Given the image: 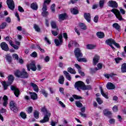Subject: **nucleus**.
<instances>
[{
	"mask_svg": "<svg viewBox=\"0 0 126 126\" xmlns=\"http://www.w3.org/2000/svg\"><path fill=\"white\" fill-rule=\"evenodd\" d=\"M41 111L43 113L44 117L43 119L40 121V123L41 124H44L45 123H47L50 121V117H51V113L49 112L45 107H43L41 108Z\"/></svg>",
	"mask_w": 126,
	"mask_h": 126,
	"instance_id": "obj_1",
	"label": "nucleus"
},
{
	"mask_svg": "<svg viewBox=\"0 0 126 126\" xmlns=\"http://www.w3.org/2000/svg\"><path fill=\"white\" fill-rule=\"evenodd\" d=\"M13 80H14V77L12 75H10L8 76V82L6 83L5 81L2 82V85H3L4 90H6L7 87L11 85L12 82H13Z\"/></svg>",
	"mask_w": 126,
	"mask_h": 126,
	"instance_id": "obj_2",
	"label": "nucleus"
},
{
	"mask_svg": "<svg viewBox=\"0 0 126 126\" xmlns=\"http://www.w3.org/2000/svg\"><path fill=\"white\" fill-rule=\"evenodd\" d=\"M106 44L108 45V46H110L112 49L114 50L115 47L113 46V45H115L117 48H120L121 46H120V44L119 43H117L116 42L115 40L113 39V38H109L105 41Z\"/></svg>",
	"mask_w": 126,
	"mask_h": 126,
	"instance_id": "obj_3",
	"label": "nucleus"
},
{
	"mask_svg": "<svg viewBox=\"0 0 126 126\" xmlns=\"http://www.w3.org/2000/svg\"><path fill=\"white\" fill-rule=\"evenodd\" d=\"M111 12H113L116 16V17L118 19V20H120V21H122V20H124V19L123 18V16H122V15H121V13L120 12V11L118 10L117 9L113 8L111 10Z\"/></svg>",
	"mask_w": 126,
	"mask_h": 126,
	"instance_id": "obj_4",
	"label": "nucleus"
},
{
	"mask_svg": "<svg viewBox=\"0 0 126 126\" xmlns=\"http://www.w3.org/2000/svg\"><path fill=\"white\" fill-rule=\"evenodd\" d=\"M85 84L83 82L81 81H78L75 83L74 87L76 88L78 91H80V89L83 90V88H84Z\"/></svg>",
	"mask_w": 126,
	"mask_h": 126,
	"instance_id": "obj_5",
	"label": "nucleus"
},
{
	"mask_svg": "<svg viewBox=\"0 0 126 126\" xmlns=\"http://www.w3.org/2000/svg\"><path fill=\"white\" fill-rule=\"evenodd\" d=\"M74 53L75 54V57L77 59V61L83 57V54H82V52H81V50H80V48H76Z\"/></svg>",
	"mask_w": 126,
	"mask_h": 126,
	"instance_id": "obj_6",
	"label": "nucleus"
},
{
	"mask_svg": "<svg viewBox=\"0 0 126 126\" xmlns=\"http://www.w3.org/2000/svg\"><path fill=\"white\" fill-rule=\"evenodd\" d=\"M9 106L10 109L14 111L15 113H16V112H17L18 110V109L17 108V104H16L15 101L12 100L10 101L9 103Z\"/></svg>",
	"mask_w": 126,
	"mask_h": 126,
	"instance_id": "obj_7",
	"label": "nucleus"
},
{
	"mask_svg": "<svg viewBox=\"0 0 126 126\" xmlns=\"http://www.w3.org/2000/svg\"><path fill=\"white\" fill-rule=\"evenodd\" d=\"M54 43L57 47L61 46L63 44V34H59L58 39L56 38L54 40Z\"/></svg>",
	"mask_w": 126,
	"mask_h": 126,
	"instance_id": "obj_8",
	"label": "nucleus"
},
{
	"mask_svg": "<svg viewBox=\"0 0 126 126\" xmlns=\"http://www.w3.org/2000/svg\"><path fill=\"white\" fill-rule=\"evenodd\" d=\"M6 3L9 9H11V10H13L14 9L15 4H14L13 0H7Z\"/></svg>",
	"mask_w": 126,
	"mask_h": 126,
	"instance_id": "obj_9",
	"label": "nucleus"
},
{
	"mask_svg": "<svg viewBox=\"0 0 126 126\" xmlns=\"http://www.w3.org/2000/svg\"><path fill=\"white\" fill-rule=\"evenodd\" d=\"M10 89L12 91H14V94L16 96V97H18L19 95H20V91L16 87L11 85L10 86Z\"/></svg>",
	"mask_w": 126,
	"mask_h": 126,
	"instance_id": "obj_10",
	"label": "nucleus"
},
{
	"mask_svg": "<svg viewBox=\"0 0 126 126\" xmlns=\"http://www.w3.org/2000/svg\"><path fill=\"white\" fill-rule=\"evenodd\" d=\"M107 4L110 7H112V8H118L119 6L117 1L114 0H109Z\"/></svg>",
	"mask_w": 126,
	"mask_h": 126,
	"instance_id": "obj_11",
	"label": "nucleus"
},
{
	"mask_svg": "<svg viewBox=\"0 0 126 126\" xmlns=\"http://www.w3.org/2000/svg\"><path fill=\"white\" fill-rule=\"evenodd\" d=\"M27 68L29 71H30V69H32V71H36L37 67H36V64H35V63H32L27 65Z\"/></svg>",
	"mask_w": 126,
	"mask_h": 126,
	"instance_id": "obj_12",
	"label": "nucleus"
},
{
	"mask_svg": "<svg viewBox=\"0 0 126 126\" xmlns=\"http://www.w3.org/2000/svg\"><path fill=\"white\" fill-rule=\"evenodd\" d=\"M0 46L3 51H5V52H8L9 51V48L8 47V45L6 44L5 42H3L0 43Z\"/></svg>",
	"mask_w": 126,
	"mask_h": 126,
	"instance_id": "obj_13",
	"label": "nucleus"
},
{
	"mask_svg": "<svg viewBox=\"0 0 126 126\" xmlns=\"http://www.w3.org/2000/svg\"><path fill=\"white\" fill-rule=\"evenodd\" d=\"M20 77L21 78H28L29 77V74L26 72L25 69H23Z\"/></svg>",
	"mask_w": 126,
	"mask_h": 126,
	"instance_id": "obj_14",
	"label": "nucleus"
},
{
	"mask_svg": "<svg viewBox=\"0 0 126 126\" xmlns=\"http://www.w3.org/2000/svg\"><path fill=\"white\" fill-rule=\"evenodd\" d=\"M99 60H100V56H99V55H95L93 60L94 65H96L99 63Z\"/></svg>",
	"mask_w": 126,
	"mask_h": 126,
	"instance_id": "obj_15",
	"label": "nucleus"
},
{
	"mask_svg": "<svg viewBox=\"0 0 126 126\" xmlns=\"http://www.w3.org/2000/svg\"><path fill=\"white\" fill-rule=\"evenodd\" d=\"M30 85H31V87H32V88H33L34 91H35V92H36V93H38V92H39V87L36 84H35L33 82H31L30 83Z\"/></svg>",
	"mask_w": 126,
	"mask_h": 126,
	"instance_id": "obj_16",
	"label": "nucleus"
},
{
	"mask_svg": "<svg viewBox=\"0 0 126 126\" xmlns=\"http://www.w3.org/2000/svg\"><path fill=\"white\" fill-rule=\"evenodd\" d=\"M106 88L109 90H113V89H115V88H116V86H115V85L113 84V83L109 82L106 85Z\"/></svg>",
	"mask_w": 126,
	"mask_h": 126,
	"instance_id": "obj_17",
	"label": "nucleus"
},
{
	"mask_svg": "<svg viewBox=\"0 0 126 126\" xmlns=\"http://www.w3.org/2000/svg\"><path fill=\"white\" fill-rule=\"evenodd\" d=\"M29 94L31 95V98L32 100H37V99H38V95L36 93H32L31 92H29Z\"/></svg>",
	"mask_w": 126,
	"mask_h": 126,
	"instance_id": "obj_18",
	"label": "nucleus"
},
{
	"mask_svg": "<svg viewBox=\"0 0 126 126\" xmlns=\"http://www.w3.org/2000/svg\"><path fill=\"white\" fill-rule=\"evenodd\" d=\"M84 17L88 22L89 23L91 21V16L89 13H85Z\"/></svg>",
	"mask_w": 126,
	"mask_h": 126,
	"instance_id": "obj_19",
	"label": "nucleus"
},
{
	"mask_svg": "<svg viewBox=\"0 0 126 126\" xmlns=\"http://www.w3.org/2000/svg\"><path fill=\"white\" fill-rule=\"evenodd\" d=\"M63 73L64 75H65L67 80H69V81H71V76L70 75V74H69V73H68L66 71H63Z\"/></svg>",
	"mask_w": 126,
	"mask_h": 126,
	"instance_id": "obj_20",
	"label": "nucleus"
},
{
	"mask_svg": "<svg viewBox=\"0 0 126 126\" xmlns=\"http://www.w3.org/2000/svg\"><path fill=\"white\" fill-rule=\"evenodd\" d=\"M3 106L4 107H6L7 106V104H8V97H7V96L6 95H4L3 97Z\"/></svg>",
	"mask_w": 126,
	"mask_h": 126,
	"instance_id": "obj_21",
	"label": "nucleus"
},
{
	"mask_svg": "<svg viewBox=\"0 0 126 126\" xmlns=\"http://www.w3.org/2000/svg\"><path fill=\"white\" fill-rule=\"evenodd\" d=\"M66 17H67V16L65 13L59 15V19L60 20V21H61V20H65V19H66Z\"/></svg>",
	"mask_w": 126,
	"mask_h": 126,
	"instance_id": "obj_22",
	"label": "nucleus"
},
{
	"mask_svg": "<svg viewBox=\"0 0 126 126\" xmlns=\"http://www.w3.org/2000/svg\"><path fill=\"white\" fill-rule=\"evenodd\" d=\"M113 27L116 29V30H117L119 32L121 31V26L119 25V24L115 23L113 24L112 25Z\"/></svg>",
	"mask_w": 126,
	"mask_h": 126,
	"instance_id": "obj_23",
	"label": "nucleus"
},
{
	"mask_svg": "<svg viewBox=\"0 0 126 126\" xmlns=\"http://www.w3.org/2000/svg\"><path fill=\"white\" fill-rule=\"evenodd\" d=\"M31 8L33 10H37L38 9V4H37L36 2H33L31 4Z\"/></svg>",
	"mask_w": 126,
	"mask_h": 126,
	"instance_id": "obj_24",
	"label": "nucleus"
},
{
	"mask_svg": "<svg viewBox=\"0 0 126 126\" xmlns=\"http://www.w3.org/2000/svg\"><path fill=\"white\" fill-rule=\"evenodd\" d=\"M96 35L97 36L98 38H99V39H102L105 37V34L104 32H98L96 33Z\"/></svg>",
	"mask_w": 126,
	"mask_h": 126,
	"instance_id": "obj_25",
	"label": "nucleus"
},
{
	"mask_svg": "<svg viewBox=\"0 0 126 126\" xmlns=\"http://www.w3.org/2000/svg\"><path fill=\"white\" fill-rule=\"evenodd\" d=\"M99 90H100V93L101 95L104 97V98H106V99H108L109 97H108V95H107L104 92V91L103 90V88L102 87H99Z\"/></svg>",
	"mask_w": 126,
	"mask_h": 126,
	"instance_id": "obj_26",
	"label": "nucleus"
},
{
	"mask_svg": "<svg viewBox=\"0 0 126 126\" xmlns=\"http://www.w3.org/2000/svg\"><path fill=\"white\" fill-rule=\"evenodd\" d=\"M67 72L71 73V74H75V73H76L75 70L70 67L67 68Z\"/></svg>",
	"mask_w": 126,
	"mask_h": 126,
	"instance_id": "obj_27",
	"label": "nucleus"
},
{
	"mask_svg": "<svg viewBox=\"0 0 126 126\" xmlns=\"http://www.w3.org/2000/svg\"><path fill=\"white\" fill-rule=\"evenodd\" d=\"M58 82L60 84H63V82H64V77L63 75L60 76L58 80Z\"/></svg>",
	"mask_w": 126,
	"mask_h": 126,
	"instance_id": "obj_28",
	"label": "nucleus"
},
{
	"mask_svg": "<svg viewBox=\"0 0 126 126\" xmlns=\"http://www.w3.org/2000/svg\"><path fill=\"white\" fill-rule=\"evenodd\" d=\"M50 24H51V27L53 29H57V28H59L57 26V24L56 23V22H55L54 21H52L50 22Z\"/></svg>",
	"mask_w": 126,
	"mask_h": 126,
	"instance_id": "obj_29",
	"label": "nucleus"
},
{
	"mask_svg": "<svg viewBox=\"0 0 126 126\" xmlns=\"http://www.w3.org/2000/svg\"><path fill=\"white\" fill-rule=\"evenodd\" d=\"M121 71L123 73L126 72V63L122 64Z\"/></svg>",
	"mask_w": 126,
	"mask_h": 126,
	"instance_id": "obj_30",
	"label": "nucleus"
},
{
	"mask_svg": "<svg viewBox=\"0 0 126 126\" xmlns=\"http://www.w3.org/2000/svg\"><path fill=\"white\" fill-rule=\"evenodd\" d=\"M103 114L104 116H110V115H112V112L109 111L108 109H104L103 110Z\"/></svg>",
	"mask_w": 126,
	"mask_h": 126,
	"instance_id": "obj_31",
	"label": "nucleus"
},
{
	"mask_svg": "<svg viewBox=\"0 0 126 126\" xmlns=\"http://www.w3.org/2000/svg\"><path fill=\"white\" fill-rule=\"evenodd\" d=\"M96 48V45L93 44H88L87 45V49L88 50H92Z\"/></svg>",
	"mask_w": 126,
	"mask_h": 126,
	"instance_id": "obj_32",
	"label": "nucleus"
},
{
	"mask_svg": "<svg viewBox=\"0 0 126 126\" xmlns=\"http://www.w3.org/2000/svg\"><path fill=\"white\" fill-rule=\"evenodd\" d=\"M92 89V87L91 85H85L84 86V88L83 90H91Z\"/></svg>",
	"mask_w": 126,
	"mask_h": 126,
	"instance_id": "obj_33",
	"label": "nucleus"
},
{
	"mask_svg": "<svg viewBox=\"0 0 126 126\" xmlns=\"http://www.w3.org/2000/svg\"><path fill=\"white\" fill-rule=\"evenodd\" d=\"M78 62H79V63H81V62H83V63H87V59H86V58H80L79 59H78Z\"/></svg>",
	"mask_w": 126,
	"mask_h": 126,
	"instance_id": "obj_34",
	"label": "nucleus"
},
{
	"mask_svg": "<svg viewBox=\"0 0 126 126\" xmlns=\"http://www.w3.org/2000/svg\"><path fill=\"white\" fill-rule=\"evenodd\" d=\"M71 12L72 13V14H78L79 11L78 10L75 9V8H73L71 9Z\"/></svg>",
	"mask_w": 126,
	"mask_h": 126,
	"instance_id": "obj_35",
	"label": "nucleus"
},
{
	"mask_svg": "<svg viewBox=\"0 0 126 126\" xmlns=\"http://www.w3.org/2000/svg\"><path fill=\"white\" fill-rule=\"evenodd\" d=\"M105 4V0H101L99 1V4L100 8L104 7V4Z\"/></svg>",
	"mask_w": 126,
	"mask_h": 126,
	"instance_id": "obj_36",
	"label": "nucleus"
},
{
	"mask_svg": "<svg viewBox=\"0 0 126 126\" xmlns=\"http://www.w3.org/2000/svg\"><path fill=\"white\" fill-rule=\"evenodd\" d=\"M14 74L16 77H20V75L21 74V72L19 70H17L15 73Z\"/></svg>",
	"mask_w": 126,
	"mask_h": 126,
	"instance_id": "obj_37",
	"label": "nucleus"
},
{
	"mask_svg": "<svg viewBox=\"0 0 126 126\" xmlns=\"http://www.w3.org/2000/svg\"><path fill=\"white\" fill-rule=\"evenodd\" d=\"M20 115V116L21 117V118L22 119H23L24 120H25V119H26V118L27 117L26 113H24V112H21Z\"/></svg>",
	"mask_w": 126,
	"mask_h": 126,
	"instance_id": "obj_38",
	"label": "nucleus"
},
{
	"mask_svg": "<svg viewBox=\"0 0 126 126\" xmlns=\"http://www.w3.org/2000/svg\"><path fill=\"white\" fill-rule=\"evenodd\" d=\"M51 32L54 36H58V34H59V28L56 29V31H51Z\"/></svg>",
	"mask_w": 126,
	"mask_h": 126,
	"instance_id": "obj_39",
	"label": "nucleus"
},
{
	"mask_svg": "<svg viewBox=\"0 0 126 126\" xmlns=\"http://www.w3.org/2000/svg\"><path fill=\"white\" fill-rule=\"evenodd\" d=\"M41 15L44 17H47L49 15V12L47 11H42L41 13Z\"/></svg>",
	"mask_w": 126,
	"mask_h": 126,
	"instance_id": "obj_40",
	"label": "nucleus"
},
{
	"mask_svg": "<svg viewBox=\"0 0 126 126\" xmlns=\"http://www.w3.org/2000/svg\"><path fill=\"white\" fill-rule=\"evenodd\" d=\"M75 105H76V106H77V107H78V108H81V107H82V106H83L82 105V103H81V102H80V101H76Z\"/></svg>",
	"mask_w": 126,
	"mask_h": 126,
	"instance_id": "obj_41",
	"label": "nucleus"
},
{
	"mask_svg": "<svg viewBox=\"0 0 126 126\" xmlns=\"http://www.w3.org/2000/svg\"><path fill=\"white\" fill-rule=\"evenodd\" d=\"M33 28L35 29L36 32H40V31H41V29H40V28H39V26L36 25H34Z\"/></svg>",
	"mask_w": 126,
	"mask_h": 126,
	"instance_id": "obj_42",
	"label": "nucleus"
},
{
	"mask_svg": "<svg viewBox=\"0 0 126 126\" xmlns=\"http://www.w3.org/2000/svg\"><path fill=\"white\" fill-rule=\"evenodd\" d=\"M6 60L7 61L8 63H11L12 60H11V56H9L8 55H6Z\"/></svg>",
	"mask_w": 126,
	"mask_h": 126,
	"instance_id": "obj_43",
	"label": "nucleus"
},
{
	"mask_svg": "<svg viewBox=\"0 0 126 126\" xmlns=\"http://www.w3.org/2000/svg\"><path fill=\"white\" fill-rule=\"evenodd\" d=\"M32 111H33L32 107L30 106L27 108V111L28 112V114H31V113H32Z\"/></svg>",
	"mask_w": 126,
	"mask_h": 126,
	"instance_id": "obj_44",
	"label": "nucleus"
},
{
	"mask_svg": "<svg viewBox=\"0 0 126 126\" xmlns=\"http://www.w3.org/2000/svg\"><path fill=\"white\" fill-rule=\"evenodd\" d=\"M7 25V24L6 23H3L0 26V29H4L5 27H6V26Z\"/></svg>",
	"mask_w": 126,
	"mask_h": 126,
	"instance_id": "obj_45",
	"label": "nucleus"
},
{
	"mask_svg": "<svg viewBox=\"0 0 126 126\" xmlns=\"http://www.w3.org/2000/svg\"><path fill=\"white\" fill-rule=\"evenodd\" d=\"M33 116L35 119H39V112L37 111H35Z\"/></svg>",
	"mask_w": 126,
	"mask_h": 126,
	"instance_id": "obj_46",
	"label": "nucleus"
},
{
	"mask_svg": "<svg viewBox=\"0 0 126 126\" xmlns=\"http://www.w3.org/2000/svg\"><path fill=\"white\" fill-rule=\"evenodd\" d=\"M96 101L97 102L98 104H99V105H101L103 103V100H102L100 97L96 98Z\"/></svg>",
	"mask_w": 126,
	"mask_h": 126,
	"instance_id": "obj_47",
	"label": "nucleus"
},
{
	"mask_svg": "<svg viewBox=\"0 0 126 126\" xmlns=\"http://www.w3.org/2000/svg\"><path fill=\"white\" fill-rule=\"evenodd\" d=\"M79 26L81 29H83V30H86V26L85 25L83 24V23H80L79 24Z\"/></svg>",
	"mask_w": 126,
	"mask_h": 126,
	"instance_id": "obj_48",
	"label": "nucleus"
},
{
	"mask_svg": "<svg viewBox=\"0 0 126 126\" xmlns=\"http://www.w3.org/2000/svg\"><path fill=\"white\" fill-rule=\"evenodd\" d=\"M41 93H42L43 95H44L46 98L48 97V93L46 92L45 90H41Z\"/></svg>",
	"mask_w": 126,
	"mask_h": 126,
	"instance_id": "obj_49",
	"label": "nucleus"
},
{
	"mask_svg": "<svg viewBox=\"0 0 126 126\" xmlns=\"http://www.w3.org/2000/svg\"><path fill=\"white\" fill-rule=\"evenodd\" d=\"M73 97L74 99H76V100H77L78 99H82V97L80 96H78L77 95L74 94L73 95Z\"/></svg>",
	"mask_w": 126,
	"mask_h": 126,
	"instance_id": "obj_50",
	"label": "nucleus"
},
{
	"mask_svg": "<svg viewBox=\"0 0 126 126\" xmlns=\"http://www.w3.org/2000/svg\"><path fill=\"white\" fill-rule=\"evenodd\" d=\"M47 9H47V5H46V4H43V7L42 8V11H47Z\"/></svg>",
	"mask_w": 126,
	"mask_h": 126,
	"instance_id": "obj_51",
	"label": "nucleus"
},
{
	"mask_svg": "<svg viewBox=\"0 0 126 126\" xmlns=\"http://www.w3.org/2000/svg\"><path fill=\"white\" fill-rule=\"evenodd\" d=\"M31 57H32V58H37V56H38V55L36 52H33L31 54Z\"/></svg>",
	"mask_w": 126,
	"mask_h": 126,
	"instance_id": "obj_52",
	"label": "nucleus"
},
{
	"mask_svg": "<svg viewBox=\"0 0 126 126\" xmlns=\"http://www.w3.org/2000/svg\"><path fill=\"white\" fill-rule=\"evenodd\" d=\"M109 123L111 125H114L115 124V123H116V120H115L114 119H110L109 121Z\"/></svg>",
	"mask_w": 126,
	"mask_h": 126,
	"instance_id": "obj_53",
	"label": "nucleus"
},
{
	"mask_svg": "<svg viewBox=\"0 0 126 126\" xmlns=\"http://www.w3.org/2000/svg\"><path fill=\"white\" fill-rule=\"evenodd\" d=\"M123 59L120 58H117L115 59V61L116 63H119L121 62V61H122Z\"/></svg>",
	"mask_w": 126,
	"mask_h": 126,
	"instance_id": "obj_54",
	"label": "nucleus"
},
{
	"mask_svg": "<svg viewBox=\"0 0 126 126\" xmlns=\"http://www.w3.org/2000/svg\"><path fill=\"white\" fill-rule=\"evenodd\" d=\"M98 20H99V17L98 15H96L94 17V22H95V23H97V22H98Z\"/></svg>",
	"mask_w": 126,
	"mask_h": 126,
	"instance_id": "obj_55",
	"label": "nucleus"
},
{
	"mask_svg": "<svg viewBox=\"0 0 126 126\" xmlns=\"http://www.w3.org/2000/svg\"><path fill=\"white\" fill-rule=\"evenodd\" d=\"M55 6H56V4H55L54 3H53L51 6V9L53 12H55L56 10L55 9Z\"/></svg>",
	"mask_w": 126,
	"mask_h": 126,
	"instance_id": "obj_56",
	"label": "nucleus"
},
{
	"mask_svg": "<svg viewBox=\"0 0 126 126\" xmlns=\"http://www.w3.org/2000/svg\"><path fill=\"white\" fill-rule=\"evenodd\" d=\"M12 57L13 59H15V60H16L17 61H18V55L16 54H14L12 55Z\"/></svg>",
	"mask_w": 126,
	"mask_h": 126,
	"instance_id": "obj_57",
	"label": "nucleus"
},
{
	"mask_svg": "<svg viewBox=\"0 0 126 126\" xmlns=\"http://www.w3.org/2000/svg\"><path fill=\"white\" fill-rule=\"evenodd\" d=\"M78 72L79 74L81 75V76H85V74H84V72H82V71H81V69H78Z\"/></svg>",
	"mask_w": 126,
	"mask_h": 126,
	"instance_id": "obj_58",
	"label": "nucleus"
},
{
	"mask_svg": "<svg viewBox=\"0 0 126 126\" xmlns=\"http://www.w3.org/2000/svg\"><path fill=\"white\" fill-rule=\"evenodd\" d=\"M98 69H102V67H103V64L102 63H99L97 65Z\"/></svg>",
	"mask_w": 126,
	"mask_h": 126,
	"instance_id": "obj_59",
	"label": "nucleus"
},
{
	"mask_svg": "<svg viewBox=\"0 0 126 126\" xmlns=\"http://www.w3.org/2000/svg\"><path fill=\"white\" fill-rule=\"evenodd\" d=\"M18 10L20 11V12H24V9H23V8L21 7V6H18Z\"/></svg>",
	"mask_w": 126,
	"mask_h": 126,
	"instance_id": "obj_60",
	"label": "nucleus"
},
{
	"mask_svg": "<svg viewBox=\"0 0 126 126\" xmlns=\"http://www.w3.org/2000/svg\"><path fill=\"white\" fill-rule=\"evenodd\" d=\"M5 21L7 22V23H10L11 22V19H10V17H8L6 18Z\"/></svg>",
	"mask_w": 126,
	"mask_h": 126,
	"instance_id": "obj_61",
	"label": "nucleus"
},
{
	"mask_svg": "<svg viewBox=\"0 0 126 126\" xmlns=\"http://www.w3.org/2000/svg\"><path fill=\"white\" fill-rule=\"evenodd\" d=\"M119 9H120V12H121L122 14H126V11H125L124 9L122 8V7H120Z\"/></svg>",
	"mask_w": 126,
	"mask_h": 126,
	"instance_id": "obj_62",
	"label": "nucleus"
},
{
	"mask_svg": "<svg viewBox=\"0 0 126 126\" xmlns=\"http://www.w3.org/2000/svg\"><path fill=\"white\" fill-rule=\"evenodd\" d=\"M118 106L115 105V106L113 107L112 110H113V111H114V112H118Z\"/></svg>",
	"mask_w": 126,
	"mask_h": 126,
	"instance_id": "obj_63",
	"label": "nucleus"
},
{
	"mask_svg": "<svg viewBox=\"0 0 126 126\" xmlns=\"http://www.w3.org/2000/svg\"><path fill=\"white\" fill-rule=\"evenodd\" d=\"M72 45H73V41L71 40L69 42V43L68 45V48H71Z\"/></svg>",
	"mask_w": 126,
	"mask_h": 126,
	"instance_id": "obj_64",
	"label": "nucleus"
}]
</instances>
